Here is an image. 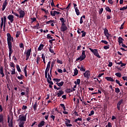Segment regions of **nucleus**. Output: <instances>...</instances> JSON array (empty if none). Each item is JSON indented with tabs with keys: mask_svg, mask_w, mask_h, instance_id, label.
<instances>
[{
	"mask_svg": "<svg viewBox=\"0 0 127 127\" xmlns=\"http://www.w3.org/2000/svg\"><path fill=\"white\" fill-rule=\"evenodd\" d=\"M80 71H82V72H85V71H86V68H84V66H83V65H81Z\"/></svg>",
	"mask_w": 127,
	"mask_h": 127,
	"instance_id": "nucleus-46",
	"label": "nucleus"
},
{
	"mask_svg": "<svg viewBox=\"0 0 127 127\" xmlns=\"http://www.w3.org/2000/svg\"><path fill=\"white\" fill-rule=\"evenodd\" d=\"M104 35L105 36H106L107 39H109V36H111V34L109 33V30L107 28L104 29Z\"/></svg>",
	"mask_w": 127,
	"mask_h": 127,
	"instance_id": "nucleus-8",
	"label": "nucleus"
},
{
	"mask_svg": "<svg viewBox=\"0 0 127 127\" xmlns=\"http://www.w3.org/2000/svg\"><path fill=\"white\" fill-rule=\"evenodd\" d=\"M78 75V69L77 68H75L74 70V75L73 76H77Z\"/></svg>",
	"mask_w": 127,
	"mask_h": 127,
	"instance_id": "nucleus-33",
	"label": "nucleus"
},
{
	"mask_svg": "<svg viewBox=\"0 0 127 127\" xmlns=\"http://www.w3.org/2000/svg\"><path fill=\"white\" fill-rule=\"evenodd\" d=\"M24 124H25V122L20 121L18 123V126L19 127H24Z\"/></svg>",
	"mask_w": 127,
	"mask_h": 127,
	"instance_id": "nucleus-24",
	"label": "nucleus"
},
{
	"mask_svg": "<svg viewBox=\"0 0 127 127\" xmlns=\"http://www.w3.org/2000/svg\"><path fill=\"white\" fill-rule=\"evenodd\" d=\"M123 102H124L123 99H121V100H120L119 102L117 103V106H121V105L123 104Z\"/></svg>",
	"mask_w": 127,
	"mask_h": 127,
	"instance_id": "nucleus-36",
	"label": "nucleus"
},
{
	"mask_svg": "<svg viewBox=\"0 0 127 127\" xmlns=\"http://www.w3.org/2000/svg\"><path fill=\"white\" fill-rule=\"evenodd\" d=\"M24 76H23V75L21 74L20 76H17V79H18L19 80H22V79H23Z\"/></svg>",
	"mask_w": 127,
	"mask_h": 127,
	"instance_id": "nucleus-42",
	"label": "nucleus"
},
{
	"mask_svg": "<svg viewBox=\"0 0 127 127\" xmlns=\"http://www.w3.org/2000/svg\"><path fill=\"white\" fill-rule=\"evenodd\" d=\"M120 92H121V90H120V88H119L118 87L115 88V92L116 93V94H119Z\"/></svg>",
	"mask_w": 127,
	"mask_h": 127,
	"instance_id": "nucleus-40",
	"label": "nucleus"
},
{
	"mask_svg": "<svg viewBox=\"0 0 127 127\" xmlns=\"http://www.w3.org/2000/svg\"><path fill=\"white\" fill-rule=\"evenodd\" d=\"M25 89H26V90H25L26 95H25V96H26L27 97H28V94L29 93V88L26 87V88H25Z\"/></svg>",
	"mask_w": 127,
	"mask_h": 127,
	"instance_id": "nucleus-29",
	"label": "nucleus"
},
{
	"mask_svg": "<svg viewBox=\"0 0 127 127\" xmlns=\"http://www.w3.org/2000/svg\"><path fill=\"white\" fill-rule=\"evenodd\" d=\"M60 12H58L57 11H51V15H52V16H55L56 15V14H60Z\"/></svg>",
	"mask_w": 127,
	"mask_h": 127,
	"instance_id": "nucleus-14",
	"label": "nucleus"
},
{
	"mask_svg": "<svg viewBox=\"0 0 127 127\" xmlns=\"http://www.w3.org/2000/svg\"><path fill=\"white\" fill-rule=\"evenodd\" d=\"M101 42L102 43H104V44H108V43H109L106 40H102Z\"/></svg>",
	"mask_w": 127,
	"mask_h": 127,
	"instance_id": "nucleus-64",
	"label": "nucleus"
},
{
	"mask_svg": "<svg viewBox=\"0 0 127 127\" xmlns=\"http://www.w3.org/2000/svg\"><path fill=\"white\" fill-rule=\"evenodd\" d=\"M103 10H104V8H101L99 11V14H102V13H103Z\"/></svg>",
	"mask_w": 127,
	"mask_h": 127,
	"instance_id": "nucleus-55",
	"label": "nucleus"
},
{
	"mask_svg": "<svg viewBox=\"0 0 127 127\" xmlns=\"http://www.w3.org/2000/svg\"><path fill=\"white\" fill-rule=\"evenodd\" d=\"M83 60H84V59L82 58V57H81L80 56H79V58H77L76 59V61H83Z\"/></svg>",
	"mask_w": 127,
	"mask_h": 127,
	"instance_id": "nucleus-31",
	"label": "nucleus"
},
{
	"mask_svg": "<svg viewBox=\"0 0 127 127\" xmlns=\"http://www.w3.org/2000/svg\"><path fill=\"white\" fill-rule=\"evenodd\" d=\"M10 67H12V68H14V67H15V64H14V63H10Z\"/></svg>",
	"mask_w": 127,
	"mask_h": 127,
	"instance_id": "nucleus-52",
	"label": "nucleus"
},
{
	"mask_svg": "<svg viewBox=\"0 0 127 127\" xmlns=\"http://www.w3.org/2000/svg\"><path fill=\"white\" fill-rule=\"evenodd\" d=\"M75 12L77 15H80V12L79 11V10L78 9V8H76L75 9Z\"/></svg>",
	"mask_w": 127,
	"mask_h": 127,
	"instance_id": "nucleus-37",
	"label": "nucleus"
},
{
	"mask_svg": "<svg viewBox=\"0 0 127 127\" xmlns=\"http://www.w3.org/2000/svg\"><path fill=\"white\" fill-rule=\"evenodd\" d=\"M64 91L63 90H59V92L57 93V95L58 98H60L62 95H64Z\"/></svg>",
	"mask_w": 127,
	"mask_h": 127,
	"instance_id": "nucleus-12",
	"label": "nucleus"
},
{
	"mask_svg": "<svg viewBox=\"0 0 127 127\" xmlns=\"http://www.w3.org/2000/svg\"><path fill=\"white\" fill-rule=\"evenodd\" d=\"M115 75L117 76V77H118V78H121V77H122V73L120 72L116 73Z\"/></svg>",
	"mask_w": 127,
	"mask_h": 127,
	"instance_id": "nucleus-39",
	"label": "nucleus"
},
{
	"mask_svg": "<svg viewBox=\"0 0 127 127\" xmlns=\"http://www.w3.org/2000/svg\"><path fill=\"white\" fill-rule=\"evenodd\" d=\"M94 114H95V112L94 111V110H92V111H91L90 114H89L88 115V116L89 117H91V116H93V115H94Z\"/></svg>",
	"mask_w": 127,
	"mask_h": 127,
	"instance_id": "nucleus-57",
	"label": "nucleus"
},
{
	"mask_svg": "<svg viewBox=\"0 0 127 127\" xmlns=\"http://www.w3.org/2000/svg\"><path fill=\"white\" fill-rule=\"evenodd\" d=\"M26 116H27V113H26L24 116L23 114L19 115L17 121L18 122V121H20V122H24L25 123V122H26Z\"/></svg>",
	"mask_w": 127,
	"mask_h": 127,
	"instance_id": "nucleus-2",
	"label": "nucleus"
},
{
	"mask_svg": "<svg viewBox=\"0 0 127 127\" xmlns=\"http://www.w3.org/2000/svg\"><path fill=\"white\" fill-rule=\"evenodd\" d=\"M51 5L52 7H55L56 6H55V4H54V0H52Z\"/></svg>",
	"mask_w": 127,
	"mask_h": 127,
	"instance_id": "nucleus-51",
	"label": "nucleus"
},
{
	"mask_svg": "<svg viewBox=\"0 0 127 127\" xmlns=\"http://www.w3.org/2000/svg\"><path fill=\"white\" fill-rule=\"evenodd\" d=\"M54 20H50L46 22L47 24H49V23H54L55 22Z\"/></svg>",
	"mask_w": 127,
	"mask_h": 127,
	"instance_id": "nucleus-48",
	"label": "nucleus"
},
{
	"mask_svg": "<svg viewBox=\"0 0 127 127\" xmlns=\"http://www.w3.org/2000/svg\"><path fill=\"white\" fill-rule=\"evenodd\" d=\"M105 10H106V11H108V12H112V10L111 9V8H110L109 6L106 7L105 8Z\"/></svg>",
	"mask_w": 127,
	"mask_h": 127,
	"instance_id": "nucleus-34",
	"label": "nucleus"
},
{
	"mask_svg": "<svg viewBox=\"0 0 127 127\" xmlns=\"http://www.w3.org/2000/svg\"><path fill=\"white\" fill-rule=\"evenodd\" d=\"M0 124H2V125L4 124V117L2 114H0Z\"/></svg>",
	"mask_w": 127,
	"mask_h": 127,
	"instance_id": "nucleus-9",
	"label": "nucleus"
},
{
	"mask_svg": "<svg viewBox=\"0 0 127 127\" xmlns=\"http://www.w3.org/2000/svg\"><path fill=\"white\" fill-rule=\"evenodd\" d=\"M19 18H22L23 17H24L25 15V12H24V11L21 9H20L19 11Z\"/></svg>",
	"mask_w": 127,
	"mask_h": 127,
	"instance_id": "nucleus-7",
	"label": "nucleus"
},
{
	"mask_svg": "<svg viewBox=\"0 0 127 127\" xmlns=\"http://www.w3.org/2000/svg\"><path fill=\"white\" fill-rule=\"evenodd\" d=\"M7 35V44H12L11 43V39L13 40V37H11V35H10V33H8L6 34Z\"/></svg>",
	"mask_w": 127,
	"mask_h": 127,
	"instance_id": "nucleus-4",
	"label": "nucleus"
},
{
	"mask_svg": "<svg viewBox=\"0 0 127 127\" xmlns=\"http://www.w3.org/2000/svg\"><path fill=\"white\" fill-rule=\"evenodd\" d=\"M1 24H0V28H1V29H2V27L3 26V24H4L3 18L2 17L1 18Z\"/></svg>",
	"mask_w": 127,
	"mask_h": 127,
	"instance_id": "nucleus-32",
	"label": "nucleus"
},
{
	"mask_svg": "<svg viewBox=\"0 0 127 127\" xmlns=\"http://www.w3.org/2000/svg\"><path fill=\"white\" fill-rule=\"evenodd\" d=\"M53 81H55V82H60V81H61V79L58 78H54Z\"/></svg>",
	"mask_w": 127,
	"mask_h": 127,
	"instance_id": "nucleus-58",
	"label": "nucleus"
},
{
	"mask_svg": "<svg viewBox=\"0 0 127 127\" xmlns=\"http://www.w3.org/2000/svg\"><path fill=\"white\" fill-rule=\"evenodd\" d=\"M45 125L44 121H41L38 125V127H43Z\"/></svg>",
	"mask_w": 127,
	"mask_h": 127,
	"instance_id": "nucleus-18",
	"label": "nucleus"
},
{
	"mask_svg": "<svg viewBox=\"0 0 127 127\" xmlns=\"http://www.w3.org/2000/svg\"><path fill=\"white\" fill-rule=\"evenodd\" d=\"M49 50L51 53H52V54H54V55H56V53H55V52H54V50L52 49V47H50V48H49Z\"/></svg>",
	"mask_w": 127,
	"mask_h": 127,
	"instance_id": "nucleus-25",
	"label": "nucleus"
},
{
	"mask_svg": "<svg viewBox=\"0 0 127 127\" xmlns=\"http://www.w3.org/2000/svg\"><path fill=\"white\" fill-rule=\"evenodd\" d=\"M65 121H64L65 125H66V124H70L71 123V120L69 119H65Z\"/></svg>",
	"mask_w": 127,
	"mask_h": 127,
	"instance_id": "nucleus-35",
	"label": "nucleus"
},
{
	"mask_svg": "<svg viewBox=\"0 0 127 127\" xmlns=\"http://www.w3.org/2000/svg\"><path fill=\"white\" fill-rule=\"evenodd\" d=\"M60 20H61L62 22V26H64L66 25L65 24V19H64V18H60Z\"/></svg>",
	"mask_w": 127,
	"mask_h": 127,
	"instance_id": "nucleus-19",
	"label": "nucleus"
},
{
	"mask_svg": "<svg viewBox=\"0 0 127 127\" xmlns=\"http://www.w3.org/2000/svg\"><path fill=\"white\" fill-rule=\"evenodd\" d=\"M8 127H13V123L12 122V119H11L10 121V123L8 124Z\"/></svg>",
	"mask_w": 127,
	"mask_h": 127,
	"instance_id": "nucleus-45",
	"label": "nucleus"
},
{
	"mask_svg": "<svg viewBox=\"0 0 127 127\" xmlns=\"http://www.w3.org/2000/svg\"><path fill=\"white\" fill-rule=\"evenodd\" d=\"M39 61H40V57H39V56H38L36 59L37 64H39Z\"/></svg>",
	"mask_w": 127,
	"mask_h": 127,
	"instance_id": "nucleus-43",
	"label": "nucleus"
},
{
	"mask_svg": "<svg viewBox=\"0 0 127 127\" xmlns=\"http://www.w3.org/2000/svg\"><path fill=\"white\" fill-rule=\"evenodd\" d=\"M80 83H81V79H77L76 81H74V84L76 85H80Z\"/></svg>",
	"mask_w": 127,
	"mask_h": 127,
	"instance_id": "nucleus-30",
	"label": "nucleus"
},
{
	"mask_svg": "<svg viewBox=\"0 0 127 127\" xmlns=\"http://www.w3.org/2000/svg\"><path fill=\"white\" fill-rule=\"evenodd\" d=\"M47 82L49 84H50L49 85L50 88L52 89L53 88L52 85H54L53 82L52 81L49 80V79L48 78H47Z\"/></svg>",
	"mask_w": 127,
	"mask_h": 127,
	"instance_id": "nucleus-16",
	"label": "nucleus"
},
{
	"mask_svg": "<svg viewBox=\"0 0 127 127\" xmlns=\"http://www.w3.org/2000/svg\"><path fill=\"white\" fill-rule=\"evenodd\" d=\"M61 31H63V32H64L68 29V28L67 27V26H61Z\"/></svg>",
	"mask_w": 127,
	"mask_h": 127,
	"instance_id": "nucleus-21",
	"label": "nucleus"
},
{
	"mask_svg": "<svg viewBox=\"0 0 127 127\" xmlns=\"http://www.w3.org/2000/svg\"><path fill=\"white\" fill-rule=\"evenodd\" d=\"M16 69L17 71L19 72H21V69H20V67H19V65L18 64L16 65Z\"/></svg>",
	"mask_w": 127,
	"mask_h": 127,
	"instance_id": "nucleus-44",
	"label": "nucleus"
},
{
	"mask_svg": "<svg viewBox=\"0 0 127 127\" xmlns=\"http://www.w3.org/2000/svg\"><path fill=\"white\" fill-rule=\"evenodd\" d=\"M0 74L2 75L1 77H4V73H3V67L0 66Z\"/></svg>",
	"mask_w": 127,
	"mask_h": 127,
	"instance_id": "nucleus-20",
	"label": "nucleus"
},
{
	"mask_svg": "<svg viewBox=\"0 0 127 127\" xmlns=\"http://www.w3.org/2000/svg\"><path fill=\"white\" fill-rule=\"evenodd\" d=\"M91 75V72L90 70H86L85 72L83 74L84 77L86 78V79H89L90 76Z\"/></svg>",
	"mask_w": 127,
	"mask_h": 127,
	"instance_id": "nucleus-6",
	"label": "nucleus"
},
{
	"mask_svg": "<svg viewBox=\"0 0 127 127\" xmlns=\"http://www.w3.org/2000/svg\"><path fill=\"white\" fill-rule=\"evenodd\" d=\"M7 5V0H5L2 4V11H3V10L5 9V7H6Z\"/></svg>",
	"mask_w": 127,
	"mask_h": 127,
	"instance_id": "nucleus-11",
	"label": "nucleus"
},
{
	"mask_svg": "<svg viewBox=\"0 0 127 127\" xmlns=\"http://www.w3.org/2000/svg\"><path fill=\"white\" fill-rule=\"evenodd\" d=\"M44 47V45L41 44L38 48V51H41Z\"/></svg>",
	"mask_w": 127,
	"mask_h": 127,
	"instance_id": "nucleus-23",
	"label": "nucleus"
},
{
	"mask_svg": "<svg viewBox=\"0 0 127 127\" xmlns=\"http://www.w3.org/2000/svg\"><path fill=\"white\" fill-rule=\"evenodd\" d=\"M112 123H111V122H109L108 123V125L106 126V127H112Z\"/></svg>",
	"mask_w": 127,
	"mask_h": 127,
	"instance_id": "nucleus-59",
	"label": "nucleus"
},
{
	"mask_svg": "<svg viewBox=\"0 0 127 127\" xmlns=\"http://www.w3.org/2000/svg\"><path fill=\"white\" fill-rule=\"evenodd\" d=\"M56 84L59 86V87H62L64 85V82L62 81L61 82H57Z\"/></svg>",
	"mask_w": 127,
	"mask_h": 127,
	"instance_id": "nucleus-28",
	"label": "nucleus"
},
{
	"mask_svg": "<svg viewBox=\"0 0 127 127\" xmlns=\"http://www.w3.org/2000/svg\"><path fill=\"white\" fill-rule=\"evenodd\" d=\"M126 9H127V6H124L123 7L121 8L120 9V10H126Z\"/></svg>",
	"mask_w": 127,
	"mask_h": 127,
	"instance_id": "nucleus-62",
	"label": "nucleus"
},
{
	"mask_svg": "<svg viewBox=\"0 0 127 127\" xmlns=\"http://www.w3.org/2000/svg\"><path fill=\"white\" fill-rule=\"evenodd\" d=\"M37 107H38V105L37 104V101H36L35 103L33 106L34 112L37 111Z\"/></svg>",
	"mask_w": 127,
	"mask_h": 127,
	"instance_id": "nucleus-17",
	"label": "nucleus"
},
{
	"mask_svg": "<svg viewBox=\"0 0 127 127\" xmlns=\"http://www.w3.org/2000/svg\"><path fill=\"white\" fill-rule=\"evenodd\" d=\"M8 47L9 49V58L11 59V54L13 53V50H12V44H8Z\"/></svg>",
	"mask_w": 127,
	"mask_h": 127,
	"instance_id": "nucleus-3",
	"label": "nucleus"
},
{
	"mask_svg": "<svg viewBox=\"0 0 127 127\" xmlns=\"http://www.w3.org/2000/svg\"><path fill=\"white\" fill-rule=\"evenodd\" d=\"M19 47L20 48H23V50L24 49V45L23 44V43H20Z\"/></svg>",
	"mask_w": 127,
	"mask_h": 127,
	"instance_id": "nucleus-47",
	"label": "nucleus"
},
{
	"mask_svg": "<svg viewBox=\"0 0 127 127\" xmlns=\"http://www.w3.org/2000/svg\"><path fill=\"white\" fill-rule=\"evenodd\" d=\"M27 109V106L23 105L22 107V110H24V111H25Z\"/></svg>",
	"mask_w": 127,
	"mask_h": 127,
	"instance_id": "nucleus-60",
	"label": "nucleus"
},
{
	"mask_svg": "<svg viewBox=\"0 0 127 127\" xmlns=\"http://www.w3.org/2000/svg\"><path fill=\"white\" fill-rule=\"evenodd\" d=\"M57 63H59V64H63V62H62V61L58 59H57Z\"/></svg>",
	"mask_w": 127,
	"mask_h": 127,
	"instance_id": "nucleus-49",
	"label": "nucleus"
},
{
	"mask_svg": "<svg viewBox=\"0 0 127 127\" xmlns=\"http://www.w3.org/2000/svg\"><path fill=\"white\" fill-rule=\"evenodd\" d=\"M70 7H71V3H69L67 7L65 8V9H67V10H69L70 9Z\"/></svg>",
	"mask_w": 127,
	"mask_h": 127,
	"instance_id": "nucleus-53",
	"label": "nucleus"
},
{
	"mask_svg": "<svg viewBox=\"0 0 127 127\" xmlns=\"http://www.w3.org/2000/svg\"><path fill=\"white\" fill-rule=\"evenodd\" d=\"M89 50H90L91 52H92L95 56L97 57V58H101V56H100V54H99V52L98 51V49H94L89 48Z\"/></svg>",
	"mask_w": 127,
	"mask_h": 127,
	"instance_id": "nucleus-1",
	"label": "nucleus"
},
{
	"mask_svg": "<svg viewBox=\"0 0 127 127\" xmlns=\"http://www.w3.org/2000/svg\"><path fill=\"white\" fill-rule=\"evenodd\" d=\"M86 51L85 50L82 51L81 55L80 56L84 60H85V59L86 58V54H85Z\"/></svg>",
	"mask_w": 127,
	"mask_h": 127,
	"instance_id": "nucleus-15",
	"label": "nucleus"
},
{
	"mask_svg": "<svg viewBox=\"0 0 127 127\" xmlns=\"http://www.w3.org/2000/svg\"><path fill=\"white\" fill-rule=\"evenodd\" d=\"M7 18L9 20L11 23H12V22H13V18H14V16H13V15L10 14L7 16Z\"/></svg>",
	"mask_w": 127,
	"mask_h": 127,
	"instance_id": "nucleus-10",
	"label": "nucleus"
},
{
	"mask_svg": "<svg viewBox=\"0 0 127 127\" xmlns=\"http://www.w3.org/2000/svg\"><path fill=\"white\" fill-rule=\"evenodd\" d=\"M31 48H30L29 49H28L27 52L26 53V60H28L29 59V57H30V54L31 53Z\"/></svg>",
	"mask_w": 127,
	"mask_h": 127,
	"instance_id": "nucleus-5",
	"label": "nucleus"
},
{
	"mask_svg": "<svg viewBox=\"0 0 127 127\" xmlns=\"http://www.w3.org/2000/svg\"><path fill=\"white\" fill-rule=\"evenodd\" d=\"M12 13L14 15H15V16H17V17H19V15L16 12H14L13 11H12Z\"/></svg>",
	"mask_w": 127,
	"mask_h": 127,
	"instance_id": "nucleus-50",
	"label": "nucleus"
},
{
	"mask_svg": "<svg viewBox=\"0 0 127 127\" xmlns=\"http://www.w3.org/2000/svg\"><path fill=\"white\" fill-rule=\"evenodd\" d=\"M26 69H27V65H26L24 68V72L25 77H27V71L26 70Z\"/></svg>",
	"mask_w": 127,
	"mask_h": 127,
	"instance_id": "nucleus-26",
	"label": "nucleus"
},
{
	"mask_svg": "<svg viewBox=\"0 0 127 127\" xmlns=\"http://www.w3.org/2000/svg\"><path fill=\"white\" fill-rule=\"evenodd\" d=\"M73 92V90L70 88H67L65 89V93L66 94H69V93H72Z\"/></svg>",
	"mask_w": 127,
	"mask_h": 127,
	"instance_id": "nucleus-27",
	"label": "nucleus"
},
{
	"mask_svg": "<svg viewBox=\"0 0 127 127\" xmlns=\"http://www.w3.org/2000/svg\"><path fill=\"white\" fill-rule=\"evenodd\" d=\"M41 10H42L43 11H44L46 13V14H49V12H48V10H46V9L44 8H41Z\"/></svg>",
	"mask_w": 127,
	"mask_h": 127,
	"instance_id": "nucleus-41",
	"label": "nucleus"
},
{
	"mask_svg": "<svg viewBox=\"0 0 127 127\" xmlns=\"http://www.w3.org/2000/svg\"><path fill=\"white\" fill-rule=\"evenodd\" d=\"M47 39H53V37L51 36V35L49 34L47 35Z\"/></svg>",
	"mask_w": 127,
	"mask_h": 127,
	"instance_id": "nucleus-38",
	"label": "nucleus"
},
{
	"mask_svg": "<svg viewBox=\"0 0 127 127\" xmlns=\"http://www.w3.org/2000/svg\"><path fill=\"white\" fill-rule=\"evenodd\" d=\"M20 35V32L19 31H17L16 32V38H18L19 37V35Z\"/></svg>",
	"mask_w": 127,
	"mask_h": 127,
	"instance_id": "nucleus-54",
	"label": "nucleus"
},
{
	"mask_svg": "<svg viewBox=\"0 0 127 127\" xmlns=\"http://www.w3.org/2000/svg\"><path fill=\"white\" fill-rule=\"evenodd\" d=\"M124 39H123V38H122V37H119L118 39V41L119 43V44H122V43H124L123 42L124 41Z\"/></svg>",
	"mask_w": 127,
	"mask_h": 127,
	"instance_id": "nucleus-22",
	"label": "nucleus"
},
{
	"mask_svg": "<svg viewBox=\"0 0 127 127\" xmlns=\"http://www.w3.org/2000/svg\"><path fill=\"white\" fill-rule=\"evenodd\" d=\"M109 46H110V45L105 46L103 47V48L104 49H105V50H107V49H109V48H110Z\"/></svg>",
	"mask_w": 127,
	"mask_h": 127,
	"instance_id": "nucleus-63",
	"label": "nucleus"
},
{
	"mask_svg": "<svg viewBox=\"0 0 127 127\" xmlns=\"http://www.w3.org/2000/svg\"><path fill=\"white\" fill-rule=\"evenodd\" d=\"M106 80L109 82H115V79L112 77L107 76L105 77Z\"/></svg>",
	"mask_w": 127,
	"mask_h": 127,
	"instance_id": "nucleus-13",
	"label": "nucleus"
},
{
	"mask_svg": "<svg viewBox=\"0 0 127 127\" xmlns=\"http://www.w3.org/2000/svg\"><path fill=\"white\" fill-rule=\"evenodd\" d=\"M3 23H6V16H3Z\"/></svg>",
	"mask_w": 127,
	"mask_h": 127,
	"instance_id": "nucleus-56",
	"label": "nucleus"
},
{
	"mask_svg": "<svg viewBox=\"0 0 127 127\" xmlns=\"http://www.w3.org/2000/svg\"><path fill=\"white\" fill-rule=\"evenodd\" d=\"M42 59H43V61H45V55H44V54H42Z\"/></svg>",
	"mask_w": 127,
	"mask_h": 127,
	"instance_id": "nucleus-61",
	"label": "nucleus"
}]
</instances>
